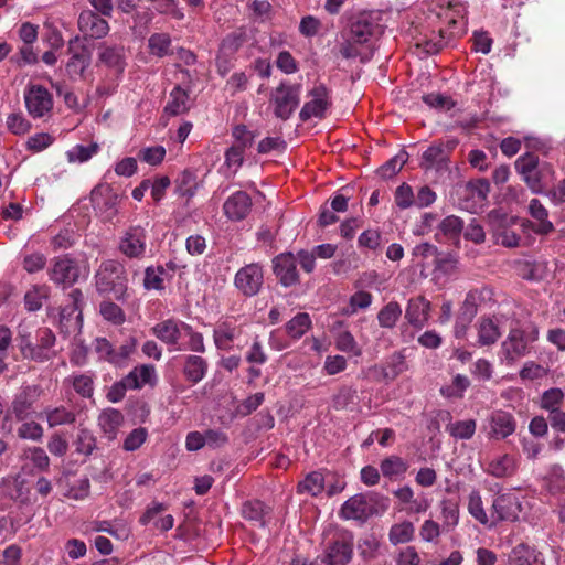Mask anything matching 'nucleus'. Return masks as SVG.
<instances>
[{"label":"nucleus","instance_id":"nucleus-1","mask_svg":"<svg viewBox=\"0 0 565 565\" xmlns=\"http://www.w3.org/2000/svg\"><path fill=\"white\" fill-rule=\"evenodd\" d=\"M435 1L439 8L435 13L438 25L416 41V46L427 54L438 53L452 38L466 32L465 6L454 0Z\"/></svg>","mask_w":565,"mask_h":565},{"label":"nucleus","instance_id":"nucleus-2","mask_svg":"<svg viewBox=\"0 0 565 565\" xmlns=\"http://www.w3.org/2000/svg\"><path fill=\"white\" fill-rule=\"evenodd\" d=\"M539 337L540 330L534 322H515L501 342L500 363L509 367L514 366L521 359L532 353Z\"/></svg>","mask_w":565,"mask_h":565},{"label":"nucleus","instance_id":"nucleus-3","mask_svg":"<svg viewBox=\"0 0 565 565\" xmlns=\"http://www.w3.org/2000/svg\"><path fill=\"white\" fill-rule=\"evenodd\" d=\"M377 24L371 13H360L351 23L347 42L341 47V54L345 58H360L369 61L373 55V38Z\"/></svg>","mask_w":565,"mask_h":565},{"label":"nucleus","instance_id":"nucleus-4","mask_svg":"<svg viewBox=\"0 0 565 565\" xmlns=\"http://www.w3.org/2000/svg\"><path fill=\"white\" fill-rule=\"evenodd\" d=\"M95 285L99 294L113 295L116 300L125 301L128 296L124 266L114 259L103 262L95 275Z\"/></svg>","mask_w":565,"mask_h":565},{"label":"nucleus","instance_id":"nucleus-5","mask_svg":"<svg viewBox=\"0 0 565 565\" xmlns=\"http://www.w3.org/2000/svg\"><path fill=\"white\" fill-rule=\"evenodd\" d=\"M353 546L351 532L337 531L320 557V565H348L353 557Z\"/></svg>","mask_w":565,"mask_h":565},{"label":"nucleus","instance_id":"nucleus-6","mask_svg":"<svg viewBox=\"0 0 565 565\" xmlns=\"http://www.w3.org/2000/svg\"><path fill=\"white\" fill-rule=\"evenodd\" d=\"M301 85L281 82L271 94L269 102L274 107V114L281 120L290 118L300 103Z\"/></svg>","mask_w":565,"mask_h":565},{"label":"nucleus","instance_id":"nucleus-7","mask_svg":"<svg viewBox=\"0 0 565 565\" xmlns=\"http://www.w3.org/2000/svg\"><path fill=\"white\" fill-rule=\"evenodd\" d=\"M36 342L33 344L30 339L22 338L21 351L25 358L38 362H44L55 355L54 344L55 334L49 328H40L35 335Z\"/></svg>","mask_w":565,"mask_h":565},{"label":"nucleus","instance_id":"nucleus-8","mask_svg":"<svg viewBox=\"0 0 565 565\" xmlns=\"http://www.w3.org/2000/svg\"><path fill=\"white\" fill-rule=\"evenodd\" d=\"M457 143L458 141L455 139L447 142L437 141L431 143L422 154L420 168L437 173L447 172L449 170V156Z\"/></svg>","mask_w":565,"mask_h":565},{"label":"nucleus","instance_id":"nucleus-9","mask_svg":"<svg viewBox=\"0 0 565 565\" xmlns=\"http://www.w3.org/2000/svg\"><path fill=\"white\" fill-rule=\"evenodd\" d=\"M118 250L129 259H142L147 252V231L140 225L126 228L118 239Z\"/></svg>","mask_w":565,"mask_h":565},{"label":"nucleus","instance_id":"nucleus-10","mask_svg":"<svg viewBox=\"0 0 565 565\" xmlns=\"http://www.w3.org/2000/svg\"><path fill=\"white\" fill-rule=\"evenodd\" d=\"M47 275L56 286L68 288L78 280L81 269L74 258L64 255L51 259Z\"/></svg>","mask_w":565,"mask_h":565},{"label":"nucleus","instance_id":"nucleus-11","mask_svg":"<svg viewBox=\"0 0 565 565\" xmlns=\"http://www.w3.org/2000/svg\"><path fill=\"white\" fill-rule=\"evenodd\" d=\"M309 100L306 102L299 113L302 121L311 118H323L331 106V98L328 88L323 84H316L308 92Z\"/></svg>","mask_w":565,"mask_h":565},{"label":"nucleus","instance_id":"nucleus-12","mask_svg":"<svg viewBox=\"0 0 565 565\" xmlns=\"http://www.w3.org/2000/svg\"><path fill=\"white\" fill-rule=\"evenodd\" d=\"M515 169L533 193H543L542 169H539V158L535 154L527 152L519 157Z\"/></svg>","mask_w":565,"mask_h":565},{"label":"nucleus","instance_id":"nucleus-13","mask_svg":"<svg viewBox=\"0 0 565 565\" xmlns=\"http://www.w3.org/2000/svg\"><path fill=\"white\" fill-rule=\"evenodd\" d=\"M95 211L105 220L111 221L118 213L119 195L109 185H98L90 194Z\"/></svg>","mask_w":565,"mask_h":565},{"label":"nucleus","instance_id":"nucleus-14","mask_svg":"<svg viewBox=\"0 0 565 565\" xmlns=\"http://www.w3.org/2000/svg\"><path fill=\"white\" fill-rule=\"evenodd\" d=\"M515 429L516 420L509 412L497 409L487 417L484 430L490 439H504L513 435Z\"/></svg>","mask_w":565,"mask_h":565},{"label":"nucleus","instance_id":"nucleus-15","mask_svg":"<svg viewBox=\"0 0 565 565\" xmlns=\"http://www.w3.org/2000/svg\"><path fill=\"white\" fill-rule=\"evenodd\" d=\"M521 511V503L514 493L497 495L492 501L490 526L501 521H515Z\"/></svg>","mask_w":565,"mask_h":565},{"label":"nucleus","instance_id":"nucleus-16","mask_svg":"<svg viewBox=\"0 0 565 565\" xmlns=\"http://www.w3.org/2000/svg\"><path fill=\"white\" fill-rule=\"evenodd\" d=\"M25 106L34 118H41L51 111L53 99L51 93L41 85H30L24 93Z\"/></svg>","mask_w":565,"mask_h":565},{"label":"nucleus","instance_id":"nucleus-17","mask_svg":"<svg viewBox=\"0 0 565 565\" xmlns=\"http://www.w3.org/2000/svg\"><path fill=\"white\" fill-rule=\"evenodd\" d=\"M234 282L243 295L255 296L263 285V268L258 264L246 265L236 273Z\"/></svg>","mask_w":565,"mask_h":565},{"label":"nucleus","instance_id":"nucleus-18","mask_svg":"<svg viewBox=\"0 0 565 565\" xmlns=\"http://www.w3.org/2000/svg\"><path fill=\"white\" fill-rule=\"evenodd\" d=\"M41 394L42 388L39 385H28L23 386L14 396L11 411L18 422H23L30 417L33 404L39 399Z\"/></svg>","mask_w":565,"mask_h":565},{"label":"nucleus","instance_id":"nucleus-19","mask_svg":"<svg viewBox=\"0 0 565 565\" xmlns=\"http://www.w3.org/2000/svg\"><path fill=\"white\" fill-rule=\"evenodd\" d=\"M375 513L371 498L366 494H355L341 507L340 516L345 520L365 521Z\"/></svg>","mask_w":565,"mask_h":565},{"label":"nucleus","instance_id":"nucleus-20","mask_svg":"<svg viewBox=\"0 0 565 565\" xmlns=\"http://www.w3.org/2000/svg\"><path fill=\"white\" fill-rule=\"evenodd\" d=\"M274 273L285 287H290L299 282L297 270V258L292 253H281L274 260Z\"/></svg>","mask_w":565,"mask_h":565},{"label":"nucleus","instance_id":"nucleus-21","mask_svg":"<svg viewBox=\"0 0 565 565\" xmlns=\"http://www.w3.org/2000/svg\"><path fill=\"white\" fill-rule=\"evenodd\" d=\"M252 199L248 193L236 191L224 202L223 212L228 220L238 222L246 218L252 210Z\"/></svg>","mask_w":565,"mask_h":565},{"label":"nucleus","instance_id":"nucleus-22","mask_svg":"<svg viewBox=\"0 0 565 565\" xmlns=\"http://www.w3.org/2000/svg\"><path fill=\"white\" fill-rule=\"evenodd\" d=\"M411 255L413 266L420 269L422 276L427 277L428 271L431 270L436 262H438L440 252L436 245L424 242L416 245Z\"/></svg>","mask_w":565,"mask_h":565},{"label":"nucleus","instance_id":"nucleus-23","mask_svg":"<svg viewBox=\"0 0 565 565\" xmlns=\"http://www.w3.org/2000/svg\"><path fill=\"white\" fill-rule=\"evenodd\" d=\"M431 303L423 296H417L408 300L405 319L416 328H424L430 318Z\"/></svg>","mask_w":565,"mask_h":565},{"label":"nucleus","instance_id":"nucleus-24","mask_svg":"<svg viewBox=\"0 0 565 565\" xmlns=\"http://www.w3.org/2000/svg\"><path fill=\"white\" fill-rule=\"evenodd\" d=\"M185 322L169 318L151 328V333L168 345H177L183 334Z\"/></svg>","mask_w":565,"mask_h":565},{"label":"nucleus","instance_id":"nucleus-25","mask_svg":"<svg viewBox=\"0 0 565 565\" xmlns=\"http://www.w3.org/2000/svg\"><path fill=\"white\" fill-rule=\"evenodd\" d=\"M78 28L84 35L93 39H102L109 32L108 22L92 10L81 12Z\"/></svg>","mask_w":565,"mask_h":565},{"label":"nucleus","instance_id":"nucleus-26","mask_svg":"<svg viewBox=\"0 0 565 565\" xmlns=\"http://www.w3.org/2000/svg\"><path fill=\"white\" fill-rule=\"evenodd\" d=\"M475 328L477 330V344L479 347L493 345L501 337L499 320L495 317H480Z\"/></svg>","mask_w":565,"mask_h":565},{"label":"nucleus","instance_id":"nucleus-27","mask_svg":"<svg viewBox=\"0 0 565 565\" xmlns=\"http://www.w3.org/2000/svg\"><path fill=\"white\" fill-rule=\"evenodd\" d=\"M124 379L132 391L141 390L147 385L153 387L158 382L156 367L151 364L135 366Z\"/></svg>","mask_w":565,"mask_h":565},{"label":"nucleus","instance_id":"nucleus-28","mask_svg":"<svg viewBox=\"0 0 565 565\" xmlns=\"http://www.w3.org/2000/svg\"><path fill=\"white\" fill-rule=\"evenodd\" d=\"M493 292L487 287L470 290L465 298L460 311L462 316L467 318V321H471L476 316L478 308L492 300Z\"/></svg>","mask_w":565,"mask_h":565},{"label":"nucleus","instance_id":"nucleus-29","mask_svg":"<svg viewBox=\"0 0 565 565\" xmlns=\"http://www.w3.org/2000/svg\"><path fill=\"white\" fill-rule=\"evenodd\" d=\"M529 213L534 220L533 231L537 234H548L554 231V225L548 221V211L537 199H532L529 203Z\"/></svg>","mask_w":565,"mask_h":565},{"label":"nucleus","instance_id":"nucleus-30","mask_svg":"<svg viewBox=\"0 0 565 565\" xmlns=\"http://www.w3.org/2000/svg\"><path fill=\"white\" fill-rule=\"evenodd\" d=\"M207 367L209 364L202 356L189 354L183 358V375L192 384H196L205 377Z\"/></svg>","mask_w":565,"mask_h":565},{"label":"nucleus","instance_id":"nucleus-31","mask_svg":"<svg viewBox=\"0 0 565 565\" xmlns=\"http://www.w3.org/2000/svg\"><path fill=\"white\" fill-rule=\"evenodd\" d=\"M122 424L124 415L120 411L115 408L104 409L98 416V426L109 440L116 438Z\"/></svg>","mask_w":565,"mask_h":565},{"label":"nucleus","instance_id":"nucleus-32","mask_svg":"<svg viewBox=\"0 0 565 565\" xmlns=\"http://www.w3.org/2000/svg\"><path fill=\"white\" fill-rule=\"evenodd\" d=\"M241 329L235 324L224 321L218 323L213 331L214 344L217 349L230 351L233 342L238 338Z\"/></svg>","mask_w":565,"mask_h":565},{"label":"nucleus","instance_id":"nucleus-33","mask_svg":"<svg viewBox=\"0 0 565 565\" xmlns=\"http://www.w3.org/2000/svg\"><path fill=\"white\" fill-rule=\"evenodd\" d=\"M125 50L119 45H102L99 47V61L116 73L124 72L126 66Z\"/></svg>","mask_w":565,"mask_h":565},{"label":"nucleus","instance_id":"nucleus-34","mask_svg":"<svg viewBox=\"0 0 565 565\" xmlns=\"http://www.w3.org/2000/svg\"><path fill=\"white\" fill-rule=\"evenodd\" d=\"M46 419L47 426L54 428L63 425H72L76 420V414L64 405L49 406L42 412Z\"/></svg>","mask_w":565,"mask_h":565},{"label":"nucleus","instance_id":"nucleus-35","mask_svg":"<svg viewBox=\"0 0 565 565\" xmlns=\"http://www.w3.org/2000/svg\"><path fill=\"white\" fill-rule=\"evenodd\" d=\"M516 470V459L509 454L498 456L491 459L486 468V472L495 478L511 477Z\"/></svg>","mask_w":565,"mask_h":565},{"label":"nucleus","instance_id":"nucleus-36","mask_svg":"<svg viewBox=\"0 0 565 565\" xmlns=\"http://www.w3.org/2000/svg\"><path fill=\"white\" fill-rule=\"evenodd\" d=\"M191 107L189 93L181 86H175L169 96L164 113L170 116H179L186 113Z\"/></svg>","mask_w":565,"mask_h":565},{"label":"nucleus","instance_id":"nucleus-37","mask_svg":"<svg viewBox=\"0 0 565 565\" xmlns=\"http://www.w3.org/2000/svg\"><path fill=\"white\" fill-rule=\"evenodd\" d=\"M326 488V478L322 470L309 472L297 486V492L307 493L317 497L323 492Z\"/></svg>","mask_w":565,"mask_h":565},{"label":"nucleus","instance_id":"nucleus-38","mask_svg":"<svg viewBox=\"0 0 565 565\" xmlns=\"http://www.w3.org/2000/svg\"><path fill=\"white\" fill-rule=\"evenodd\" d=\"M380 468L382 475L392 480L402 478L408 469V463L398 456H390L381 461Z\"/></svg>","mask_w":565,"mask_h":565},{"label":"nucleus","instance_id":"nucleus-39","mask_svg":"<svg viewBox=\"0 0 565 565\" xmlns=\"http://www.w3.org/2000/svg\"><path fill=\"white\" fill-rule=\"evenodd\" d=\"M443 518V530L452 531L459 523V503L452 499H443L440 501Z\"/></svg>","mask_w":565,"mask_h":565},{"label":"nucleus","instance_id":"nucleus-40","mask_svg":"<svg viewBox=\"0 0 565 565\" xmlns=\"http://www.w3.org/2000/svg\"><path fill=\"white\" fill-rule=\"evenodd\" d=\"M90 52L85 46L78 51L73 52L70 61L66 64V72L70 76H81L90 64Z\"/></svg>","mask_w":565,"mask_h":565},{"label":"nucleus","instance_id":"nucleus-41","mask_svg":"<svg viewBox=\"0 0 565 565\" xmlns=\"http://www.w3.org/2000/svg\"><path fill=\"white\" fill-rule=\"evenodd\" d=\"M311 327V318L306 312L296 315L286 323L287 334L294 339H300Z\"/></svg>","mask_w":565,"mask_h":565},{"label":"nucleus","instance_id":"nucleus-42","mask_svg":"<svg viewBox=\"0 0 565 565\" xmlns=\"http://www.w3.org/2000/svg\"><path fill=\"white\" fill-rule=\"evenodd\" d=\"M468 512L470 515L483 525H489L491 515L489 516L483 508L481 494L478 490H472L468 498Z\"/></svg>","mask_w":565,"mask_h":565},{"label":"nucleus","instance_id":"nucleus-43","mask_svg":"<svg viewBox=\"0 0 565 565\" xmlns=\"http://www.w3.org/2000/svg\"><path fill=\"white\" fill-rule=\"evenodd\" d=\"M535 561V550L524 543L514 546L508 557L509 565H532Z\"/></svg>","mask_w":565,"mask_h":565},{"label":"nucleus","instance_id":"nucleus-44","mask_svg":"<svg viewBox=\"0 0 565 565\" xmlns=\"http://www.w3.org/2000/svg\"><path fill=\"white\" fill-rule=\"evenodd\" d=\"M415 527L412 522L403 521L392 525L388 533L390 542L394 545L408 543L414 537Z\"/></svg>","mask_w":565,"mask_h":565},{"label":"nucleus","instance_id":"nucleus-45","mask_svg":"<svg viewBox=\"0 0 565 565\" xmlns=\"http://www.w3.org/2000/svg\"><path fill=\"white\" fill-rule=\"evenodd\" d=\"M457 271V259L450 255H444L440 253L438 262H436L431 269L433 279L439 281L443 278L449 277Z\"/></svg>","mask_w":565,"mask_h":565},{"label":"nucleus","instance_id":"nucleus-46","mask_svg":"<svg viewBox=\"0 0 565 565\" xmlns=\"http://www.w3.org/2000/svg\"><path fill=\"white\" fill-rule=\"evenodd\" d=\"M402 316V307L396 301L385 305L377 313L379 324L382 328L392 329Z\"/></svg>","mask_w":565,"mask_h":565},{"label":"nucleus","instance_id":"nucleus-47","mask_svg":"<svg viewBox=\"0 0 565 565\" xmlns=\"http://www.w3.org/2000/svg\"><path fill=\"white\" fill-rule=\"evenodd\" d=\"M469 386V379L457 374L449 384L441 386L440 394L446 398H461Z\"/></svg>","mask_w":565,"mask_h":565},{"label":"nucleus","instance_id":"nucleus-48","mask_svg":"<svg viewBox=\"0 0 565 565\" xmlns=\"http://www.w3.org/2000/svg\"><path fill=\"white\" fill-rule=\"evenodd\" d=\"M475 419L457 420L446 426V431L456 439H470L476 433Z\"/></svg>","mask_w":565,"mask_h":565},{"label":"nucleus","instance_id":"nucleus-49","mask_svg":"<svg viewBox=\"0 0 565 565\" xmlns=\"http://www.w3.org/2000/svg\"><path fill=\"white\" fill-rule=\"evenodd\" d=\"M97 143L76 145L66 151V157L71 163H83L88 161L94 154L98 152Z\"/></svg>","mask_w":565,"mask_h":565},{"label":"nucleus","instance_id":"nucleus-50","mask_svg":"<svg viewBox=\"0 0 565 565\" xmlns=\"http://www.w3.org/2000/svg\"><path fill=\"white\" fill-rule=\"evenodd\" d=\"M75 392L84 398H89L94 394V379L90 374H77L66 379Z\"/></svg>","mask_w":565,"mask_h":565},{"label":"nucleus","instance_id":"nucleus-51","mask_svg":"<svg viewBox=\"0 0 565 565\" xmlns=\"http://www.w3.org/2000/svg\"><path fill=\"white\" fill-rule=\"evenodd\" d=\"M136 350V340L134 338H130L129 340L125 341L122 344L113 348L111 350V358H110V364L115 366H122L127 363V360L132 354V352Z\"/></svg>","mask_w":565,"mask_h":565},{"label":"nucleus","instance_id":"nucleus-52","mask_svg":"<svg viewBox=\"0 0 565 565\" xmlns=\"http://www.w3.org/2000/svg\"><path fill=\"white\" fill-rule=\"evenodd\" d=\"M166 269L162 266H149L145 270L143 287L147 290H162L164 288L163 276Z\"/></svg>","mask_w":565,"mask_h":565},{"label":"nucleus","instance_id":"nucleus-53","mask_svg":"<svg viewBox=\"0 0 565 565\" xmlns=\"http://www.w3.org/2000/svg\"><path fill=\"white\" fill-rule=\"evenodd\" d=\"M99 313L105 320L115 326H120L126 321L122 309L111 301H103L99 306Z\"/></svg>","mask_w":565,"mask_h":565},{"label":"nucleus","instance_id":"nucleus-54","mask_svg":"<svg viewBox=\"0 0 565 565\" xmlns=\"http://www.w3.org/2000/svg\"><path fill=\"white\" fill-rule=\"evenodd\" d=\"M150 53L159 57L170 54L171 39L166 33H154L148 40Z\"/></svg>","mask_w":565,"mask_h":565},{"label":"nucleus","instance_id":"nucleus-55","mask_svg":"<svg viewBox=\"0 0 565 565\" xmlns=\"http://www.w3.org/2000/svg\"><path fill=\"white\" fill-rule=\"evenodd\" d=\"M43 427L34 420H23L17 429V435L21 439L40 441L43 437Z\"/></svg>","mask_w":565,"mask_h":565},{"label":"nucleus","instance_id":"nucleus-56","mask_svg":"<svg viewBox=\"0 0 565 565\" xmlns=\"http://www.w3.org/2000/svg\"><path fill=\"white\" fill-rule=\"evenodd\" d=\"M373 297L367 291H356L349 300V306L343 309V313L347 316L354 315L360 309H366L371 306Z\"/></svg>","mask_w":565,"mask_h":565},{"label":"nucleus","instance_id":"nucleus-57","mask_svg":"<svg viewBox=\"0 0 565 565\" xmlns=\"http://www.w3.org/2000/svg\"><path fill=\"white\" fill-rule=\"evenodd\" d=\"M564 397V392L561 388H550L545 391L541 397V407L548 413L558 411Z\"/></svg>","mask_w":565,"mask_h":565},{"label":"nucleus","instance_id":"nucleus-58","mask_svg":"<svg viewBox=\"0 0 565 565\" xmlns=\"http://www.w3.org/2000/svg\"><path fill=\"white\" fill-rule=\"evenodd\" d=\"M423 102L430 108L439 111H447L455 107L456 103L451 97L440 93H430L423 96Z\"/></svg>","mask_w":565,"mask_h":565},{"label":"nucleus","instance_id":"nucleus-59","mask_svg":"<svg viewBox=\"0 0 565 565\" xmlns=\"http://www.w3.org/2000/svg\"><path fill=\"white\" fill-rule=\"evenodd\" d=\"M47 297V289L43 286H34L24 296L25 308L29 311H38L43 300Z\"/></svg>","mask_w":565,"mask_h":565},{"label":"nucleus","instance_id":"nucleus-60","mask_svg":"<svg viewBox=\"0 0 565 565\" xmlns=\"http://www.w3.org/2000/svg\"><path fill=\"white\" fill-rule=\"evenodd\" d=\"M148 430L143 427L132 429L122 443V448L126 451L138 450L147 440Z\"/></svg>","mask_w":565,"mask_h":565},{"label":"nucleus","instance_id":"nucleus-61","mask_svg":"<svg viewBox=\"0 0 565 565\" xmlns=\"http://www.w3.org/2000/svg\"><path fill=\"white\" fill-rule=\"evenodd\" d=\"M335 347L342 352L351 353L355 356L361 355V349L358 347L354 337L349 331H343L338 334L335 339Z\"/></svg>","mask_w":565,"mask_h":565},{"label":"nucleus","instance_id":"nucleus-62","mask_svg":"<svg viewBox=\"0 0 565 565\" xmlns=\"http://www.w3.org/2000/svg\"><path fill=\"white\" fill-rule=\"evenodd\" d=\"M75 446L78 454L90 455L96 448V439L93 433L87 429H81L77 434Z\"/></svg>","mask_w":565,"mask_h":565},{"label":"nucleus","instance_id":"nucleus-63","mask_svg":"<svg viewBox=\"0 0 565 565\" xmlns=\"http://www.w3.org/2000/svg\"><path fill=\"white\" fill-rule=\"evenodd\" d=\"M547 372L548 370L545 366L534 361H527L520 370L519 375L523 381H534L543 379L547 375Z\"/></svg>","mask_w":565,"mask_h":565},{"label":"nucleus","instance_id":"nucleus-64","mask_svg":"<svg viewBox=\"0 0 565 565\" xmlns=\"http://www.w3.org/2000/svg\"><path fill=\"white\" fill-rule=\"evenodd\" d=\"M394 198L396 205L402 210L415 206V194L407 183L397 186Z\"/></svg>","mask_w":565,"mask_h":565}]
</instances>
